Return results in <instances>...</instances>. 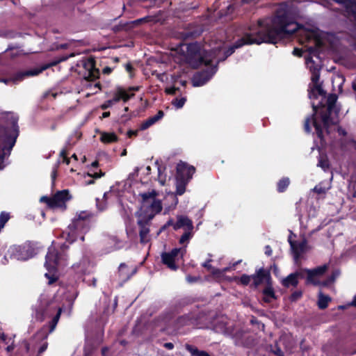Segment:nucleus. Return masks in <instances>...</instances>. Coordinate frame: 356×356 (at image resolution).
Segmentation results:
<instances>
[{
    "instance_id": "42",
    "label": "nucleus",
    "mask_w": 356,
    "mask_h": 356,
    "mask_svg": "<svg viewBox=\"0 0 356 356\" xmlns=\"http://www.w3.org/2000/svg\"><path fill=\"white\" fill-rule=\"evenodd\" d=\"M186 101V98L183 97L181 98H175L172 104L177 108H181L184 106L185 102Z\"/></svg>"
},
{
    "instance_id": "45",
    "label": "nucleus",
    "mask_w": 356,
    "mask_h": 356,
    "mask_svg": "<svg viewBox=\"0 0 356 356\" xmlns=\"http://www.w3.org/2000/svg\"><path fill=\"white\" fill-rule=\"evenodd\" d=\"M163 116H164L163 111H159L158 113H156V115H155L154 116H152L149 118L150 119V120L152 121L153 124H154L156 122H158L159 120L162 119Z\"/></svg>"
},
{
    "instance_id": "38",
    "label": "nucleus",
    "mask_w": 356,
    "mask_h": 356,
    "mask_svg": "<svg viewBox=\"0 0 356 356\" xmlns=\"http://www.w3.org/2000/svg\"><path fill=\"white\" fill-rule=\"evenodd\" d=\"M290 184V179L288 177H283L279 180L277 184V190L279 193L284 192Z\"/></svg>"
},
{
    "instance_id": "50",
    "label": "nucleus",
    "mask_w": 356,
    "mask_h": 356,
    "mask_svg": "<svg viewBox=\"0 0 356 356\" xmlns=\"http://www.w3.org/2000/svg\"><path fill=\"white\" fill-rule=\"evenodd\" d=\"M305 270H306V268L301 269L300 270H297L295 273H293V274L296 277L297 280H298V279H302L305 277V273H307Z\"/></svg>"
},
{
    "instance_id": "30",
    "label": "nucleus",
    "mask_w": 356,
    "mask_h": 356,
    "mask_svg": "<svg viewBox=\"0 0 356 356\" xmlns=\"http://www.w3.org/2000/svg\"><path fill=\"white\" fill-rule=\"evenodd\" d=\"M154 166L156 168L158 171L159 181L162 185H163L165 181V176H163V173L165 170V166L163 164L161 159H156L154 161Z\"/></svg>"
},
{
    "instance_id": "7",
    "label": "nucleus",
    "mask_w": 356,
    "mask_h": 356,
    "mask_svg": "<svg viewBox=\"0 0 356 356\" xmlns=\"http://www.w3.org/2000/svg\"><path fill=\"white\" fill-rule=\"evenodd\" d=\"M56 312V315L53 317L49 325V332H47V326H44L40 330H39L36 336L42 339H47L49 333H51L56 328V325L60 319V314L62 313L61 307H56L53 305L48 303L46 307L42 305L40 306L35 311V318L36 320L42 322L44 319L50 315L53 312Z\"/></svg>"
},
{
    "instance_id": "10",
    "label": "nucleus",
    "mask_w": 356,
    "mask_h": 356,
    "mask_svg": "<svg viewBox=\"0 0 356 356\" xmlns=\"http://www.w3.org/2000/svg\"><path fill=\"white\" fill-rule=\"evenodd\" d=\"M69 245L63 243L59 250L55 247L51 246L48 249L46 255L45 266L48 270H51L57 267H63L66 265L67 260V251Z\"/></svg>"
},
{
    "instance_id": "43",
    "label": "nucleus",
    "mask_w": 356,
    "mask_h": 356,
    "mask_svg": "<svg viewBox=\"0 0 356 356\" xmlns=\"http://www.w3.org/2000/svg\"><path fill=\"white\" fill-rule=\"evenodd\" d=\"M302 296V291L300 290L296 291L291 293L289 297V300L291 302H296L299 299H300Z\"/></svg>"
},
{
    "instance_id": "33",
    "label": "nucleus",
    "mask_w": 356,
    "mask_h": 356,
    "mask_svg": "<svg viewBox=\"0 0 356 356\" xmlns=\"http://www.w3.org/2000/svg\"><path fill=\"white\" fill-rule=\"evenodd\" d=\"M317 166L321 168L325 172H332V168L328 157H319Z\"/></svg>"
},
{
    "instance_id": "47",
    "label": "nucleus",
    "mask_w": 356,
    "mask_h": 356,
    "mask_svg": "<svg viewBox=\"0 0 356 356\" xmlns=\"http://www.w3.org/2000/svg\"><path fill=\"white\" fill-rule=\"evenodd\" d=\"M153 125V123L152 122V121L150 120L149 118H148L147 120H146L145 121H144L140 126V129L139 130L140 131H144V130H146L147 129H148L149 127H150L151 126Z\"/></svg>"
},
{
    "instance_id": "24",
    "label": "nucleus",
    "mask_w": 356,
    "mask_h": 356,
    "mask_svg": "<svg viewBox=\"0 0 356 356\" xmlns=\"http://www.w3.org/2000/svg\"><path fill=\"white\" fill-rule=\"evenodd\" d=\"M289 243L291 245V248L293 251L294 259L297 261L301 254L305 252L307 241L306 239H303L301 242H296L292 241L290 238H289Z\"/></svg>"
},
{
    "instance_id": "14",
    "label": "nucleus",
    "mask_w": 356,
    "mask_h": 356,
    "mask_svg": "<svg viewBox=\"0 0 356 356\" xmlns=\"http://www.w3.org/2000/svg\"><path fill=\"white\" fill-rule=\"evenodd\" d=\"M309 56L305 58V63L312 74V82H316L320 79L321 65L320 61L316 62L313 58L319 60L318 53L313 47L309 49Z\"/></svg>"
},
{
    "instance_id": "8",
    "label": "nucleus",
    "mask_w": 356,
    "mask_h": 356,
    "mask_svg": "<svg viewBox=\"0 0 356 356\" xmlns=\"http://www.w3.org/2000/svg\"><path fill=\"white\" fill-rule=\"evenodd\" d=\"M90 220L86 212H81L74 218L67 229L63 232L62 236L70 243L74 242L80 234L90 229Z\"/></svg>"
},
{
    "instance_id": "34",
    "label": "nucleus",
    "mask_w": 356,
    "mask_h": 356,
    "mask_svg": "<svg viewBox=\"0 0 356 356\" xmlns=\"http://www.w3.org/2000/svg\"><path fill=\"white\" fill-rule=\"evenodd\" d=\"M331 301V298L329 296H325L321 292L319 293L318 300V307L321 309H325L327 307L328 303Z\"/></svg>"
},
{
    "instance_id": "63",
    "label": "nucleus",
    "mask_w": 356,
    "mask_h": 356,
    "mask_svg": "<svg viewBox=\"0 0 356 356\" xmlns=\"http://www.w3.org/2000/svg\"><path fill=\"white\" fill-rule=\"evenodd\" d=\"M104 175V173H102L101 175H99L97 172H95L92 175L88 174L89 176L92 177L93 178H95V179L99 178Z\"/></svg>"
},
{
    "instance_id": "58",
    "label": "nucleus",
    "mask_w": 356,
    "mask_h": 356,
    "mask_svg": "<svg viewBox=\"0 0 356 356\" xmlns=\"http://www.w3.org/2000/svg\"><path fill=\"white\" fill-rule=\"evenodd\" d=\"M67 154H68V152L67 151V147H65L60 149L58 156H67Z\"/></svg>"
},
{
    "instance_id": "25",
    "label": "nucleus",
    "mask_w": 356,
    "mask_h": 356,
    "mask_svg": "<svg viewBox=\"0 0 356 356\" xmlns=\"http://www.w3.org/2000/svg\"><path fill=\"white\" fill-rule=\"evenodd\" d=\"M184 228L186 230H193V224L191 219L186 216H178L177 220L175 224V230Z\"/></svg>"
},
{
    "instance_id": "40",
    "label": "nucleus",
    "mask_w": 356,
    "mask_h": 356,
    "mask_svg": "<svg viewBox=\"0 0 356 356\" xmlns=\"http://www.w3.org/2000/svg\"><path fill=\"white\" fill-rule=\"evenodd\" d=\"M193 236V230H186L185 232L181 235V236L179 238V243L184 244L185 243H188L189 240Z\"/></svg>"
},
{
    "instance_id": "64",
    "label": "nucleus",
    "mask_w": 356,
    "mask_h": 356,
    "mask_svg": "<svg viewBox=\"0 0 356 356\" xmlns=\"http://www.w3.org/2000/svg\"><path fill=\"white\" fill-rule=\"evenodd\" d=\"M211 261V260H208L207 261L204 262L203 264V266L204 268H207L208 269H210L211 268V265L209 264V262Z\"/></svg>"
},
{
    "instance_id": "23",
    "label": "nucleus",
    "mask_w": 356,
    "mask_h": 356,
    "mask_svg": "<svg viewBox=\"0 0 356 356\" xmlns=\"http://www.w3.org/2000/svg\"><path fill=\"white\" fill-rule=\"evenodd\" d=\"M327 269V265L325 264L321 266H318L312 270L306 269L307 272V284H313L314 285H320L322 283L320 282H317L315 280L314 277L321 275L325 273Z\"/></svg>"
},
{
    "instance_id": "20",
    "label": "nucleus",
    "mask_w": 356,
    "mask_h": 356,
    "mask_svg": "<svg viewBox=\"0 0 356 356\" xmlns=\"http://www.w3.org/2000/svg\"><path fill=\"white\" fill-rule=\"evenodd\" d=\"M47 67H42L40 69H31L27 70H19L14 72L11 74V80L13 83H18L19 82L23 81L27 77L34 76L38 75L41 73L44 70H45Z\"/></svg>"
},
{
    "instance_id": "9",
    "label": "nucleus",
    "mask_w": 356,
    "mask_h": 356,
    "mask_svg": "<svg viewBox=\"0 0 356 356\" xmlns=\"http://www.w3.org/2000/svg\"><path fill=\"white\" fill-rule=\"evenodd\" d=\"M140 195L142 197L140 212L136 215L146 217L152 215L154 218L161 211L162 204L160 200L155 198L157 193L154 190L140 193Z\"/></svg>"
},
{
    "instance_id": "27",
    "label": "nucleus",
    "mask_w": 356,
    "mask_h": 356,
    "mask_svg": "<svg viewBox=\"0 0 356 356\" xmlns=\"http://www.w3.org/2000/svg\"><path fill=\"white\" fill-rule=\"evenodd\" d=\"M262 293L264 295L263 300L265 302L269 303L271 302V300H277V297L276 296L274 289L273 286V281L266 284L265 288L262 291Z\"/></svg>"
},
{
    "instance_id": "52",
    "label": "nucleus",
    "mask_w": 356,
    "mask_h": 356,
    "mask_svg": "<svg viewBox=\"0 0 356 356\" xmlns=\"http://www.w3.org/2000/svg\"><path fill=\"white\" fill-rule=\"evenodd\" d=\"M138 130H129L127 131V136L131 138L138 135Z\"/></svg>"
},
{
    "instance_id": "12",
    "label": "nucleus",
    "mask_w": 356,
    "mask_h": 356,
    "mask_svg": "<svg viewBox=\"0 0 356 356\" xmlns=\"http://www.w3.org/2000/svg\"><path fill=\"white\" fill-rule=\"evenodd\" d=\"M184 250L175 248L170 252H163L161 254V262L170 270L176 271L179 268L178 263L182 259Z\"/></svg>"
},
{
    "instance_id": "11",
    "label": "nucleus",
    "mask_w": 356,
    "mask_h": 356,
    "mask_svg": "<svg viewBox=\"0 0 356 356\" xmlns=\"http://www.w3.org/2000/svg\"><path fill=\"white\" fill-rule=\"evenodd\" d=\"M10 259L26 261L35 254V248L31 243L13 245L8 250Z\"/></svg>"
},
{
    "instance_id": "28",
    "label": "nucleus",
    "mask_w": 356,
    "mask_h": 356,
    "mask_svg": "<svg viewBox=\"0 0 356 356\" xmlns=\"http://www.w3.org/2000/svg\"><path fill=\"white\" fill-rule=\"evenodd\" d=\"M282 346H284V339L280 338L279 340L275 341L273 344L269 345L268 349L275 356H285L282 348Z\"/></svg>"
},
{
    "instance_id": "15",
    "label": "nucleus",
    "mask_w": 356,
    "mask_h": 356,
    "mask_svg": "<svg viewBox=\"0 0 356 356\" xmlns=\"http://www.w3.org/2000/svg\"><path fill=\"white\" fill-rule=\"evenodd\" d=\"M345 8L346 16L350 19H353V24L350 29V35L355 40L356 45V0H332Z\"/></svg>"
},
{
    "instance_id": "57",
    "label": "nucleus",
    "mask_w": 356,
    "mask_h": 356,
    "mask_svg": "<svg viewBox=\"0 0 356 356\" xmlns=\"http://www.w3.org/2000/svg\"><path fill=\"white\" fill-rule=\"evenodd\" d=\"M177 90V89L176 88H167L165 91L168 94L175 95L176 93Z\"/></svg>"
},
{
    "instance_id": "6",
    "label": "nucleus",
    "mask_w": 356,
    "mask_h": 356,
    "mask_svg": "<svg viewBox=\"0 0 356 356\" xmlns=\"http://www.w3.org/2000/svg\"><path fill=\"white\" fill-rule=\"evenodd\" d=\"M56 312V315L53 317L49 325V332H47V326H44L40 330H39L36 336L42 339H47L49 333H51L56 328V325L60 319V314L62 313L61 307H56L53 305L48 303L46 307L42 305L40 306L35 311V318L36 320L42 322L44 319L50 315L53 312Z\"/></svg>"
},
{
    "instance_id": "17",
    "label": "nucleus",
    "mask_w": 356,
    "mask_h": 356,
    "mask_svg": "<svg viewBox=\"0 0 356 356\" xmlns=\"http://www.w3.org/2000/svg\"><path fill=\"white\" fill-rule=\"evenodd\" d=\"M138 216V220L137 224L140 227L139 231V236H140V241L141 243H146L149 241V239L147 238V235L149 232V229L147 227L149 222L154 218H152V215L149 216Z\"/></svg>"
},
{
    "instance_id": "21",
    "label": "nucleus",
    "mask_w": 356,
    "mask_h": 356,
    "mask_svg": "<svg viewBox=\"0 0 356 356\" xmlns=\"http://www.w3.org/2000/svg\"><path fill=\"white\" fill-rule=\"evenodd\" d=\"M72 198L68 190H62L56 193L52 197V209H66L65 203Z\"/></svg>"
},
{
    "instance_id": "5",
    "label": "nucleus",
    "mask_w": 356,
    "mask_h": 356,
    "mask_svg": "<svg viewBox=\"0 0 356 356\" xmlns=\"http://www.w3.org/2000/svg\"><path fill=\"white\" fill-rule=\"evenodd\" d=\"M195 172L194 166L188 164L186 162L180 161L176 168L175 175V193L168 195L166 200L170 199L171 204L170 209H175L177 205L179 200L177 195H182L186 192V188L189 181L191 180L193 174Z\"/></svg>"
},
{
    "instance_id": "46",
    "label": "nucleus",
    "mask_w": 356,
    "mask_h": 356,
    "mask_svg": "<svg viewBox=\"0 0 356 356\" xmlns=\"http://www.w3.org/2000/svg\"><path fill=\"white\" fill-rule=\"evenodd\" d=\"M60 161L58 160L54 165V168H53V170H52V172H51V179H52V182L53 184L54 183V181L56 178V176H57V169L59 166V164L60 163Z\"/></svg>"
},
{
    "instance_id": "22",
    "label": "nucleus",
    "mask_w": 356,
    "mask_h": 356,
    "mask_svg": "<svg viewBox=\"0 0 356 356\" xmlns=\"http://www.w3.org/2000/svg\"><path fill=\"white\" fill-rule=\"evenodd\" d=\"M161 14V11H159L158 13L154 15H147L144 17L132 21L131 22H127L126 24H124L123 25H120V26H115L114 28V30L119 31L121 29H125L127 25H128L129 24H133L135 25H138L141 23L156 24L159 22H160L161 19H160L159 16Z\"/></svg>"
},
{
    "instance_id": "16",
    "label": "nucleus",
    "mask_w": 356,
    "mask_h": 356,
    "mask_svg": "<svg viewBox=\"0 0 356 356\" xmlns=\"http://www.w3.org/2000/svg\"><path fill=\"white\" fill-rule=\"evenodd\" d=\"M94 58L90 57L84 58L77 63L79 67H82L84 69L83 76L86 80L94 81L99 76V71L96 68Z\"/></svg>"
},
{
    "instance_id": "41",
    "label": "nucleus",
    "mask_w": 356,
    "mask_h": 356,
    "mask_svg": "<svg viewBox=\"0 0 356 356\" xmlns=\"http://www.w3.org/2000/svg\"><path fill=\"white\" fill-rule=\"evenodd\" d=\"M348 198L350 200H353L356 197V184L350 183L348 187Z\"/></svg>"
},
{
    "instance_id": "55",
    "label": "nucleus",
    "mask_w": 356,
    "mask_h": 356,
    "mask_svg": "<svg viewBox=\"0 0 356 356\" xmlns=\"http://www.w3.org/2000/svg\"><path fill=\"white\" fill-rule=\"evenodd\" d=\"M302 53V50L298 48H295L293 51V54L295 56H301Z\"/></svg>"
},
{
    "instance_id": "54",
    "label": "nucleus",
    "mask_w": 356,
    "mask_h": 356,
    "mask_svg": "<svg viewBox=\"0 0 356 356\" xmlns=\"http://www.w3.org/2000/svg\"><path fill=\"white\" fill-rule=\"evenodd\" d=\"M272 252H273V251H272V249H271L270 246V245H266V246L265 247V254H266L268 257H270V256H271V255H272Z\"/></svg>"
},
{
    "instance_id": "36",
    "label": "nucleus",
    "mask_w": 356,
    "mask_h": 356,
    "mask_svg": "<svg viewBox=\"0 0 356 356\" xmlns=\"http://www.w3.org/2000/svg\"><path fill=\"white\" fill-rule=\"evenodd\" d=\"M89 263L88 259L83 257L79 263L74 264L73 268L77 269L79 272L84 273L87 270Z\"/></svg>"
},
{
    "instance_id": "56",
    "label": "nucleus",
    "mask_w": 356,
    "mask_h": 356,
    "mask_svg": "<svg viewBox=\"0 0 356 356\" xmlns=\"http://www.w3.org/2000/svg\"><path fill=\"white\" fill-rule=\"evenodd\" d=\"M163 346L168 350H172L174 348V344L171 342L165 343Z\"/></svg>"
},
{
    "instance_id": "60",
    "label": "nucleus",
    "mask_w": 356,
    "mask_h": 356,
    "mask_svg": "<svg viewBox=\"0 0 356 356\" xmlns=\"http://www.w3.org/2000/svg\"><path fill=\"white\" fill-rule=\"evenodd\" d=\"M165 224L170 227V226H172L173 227V229H175V222H174L173 219L172 218H170L166 222Z\"/></svg>"
},
{
    "instance_id": "4",
    "label": "nucleus",
    "mask_w": 356,
    "mask_h": 356,
    "mask_svg": "<svg viewBox=\"0 0 356 356\" xmlns=\"http://www.w3.org/2000/svg\"><path fill=\"white\" fill-rule=\"evenodd\" d=\"M18 120L13 113L0 118V156H10L19 136Z\"/></svg>"
},
{
    "instance_id": "2",
    "label": "nucleus",
    "mask_w": 356,
    "mask_h": 356,
    "mask_svg": "<svg viewBox=\"0 0 356 356\" xmlns=\"http://www.w3.org/2000/svg\"><path fill=\"white\" fill-rule=\"evenodd\" d=\"M291 6V3H281L272 20H259L257 24L250 28L249 32L227 49H225L224 43L209 50H201L198 44H189L187 47L189 62L195 67L207 65L213 60H216L217 65L231 56L236 49L245 44H276L296 31H301L302 26L296 22Z\"/></svg>"
},
{
    "instance_id": "53",
    "label": "nucleus",
    "mask_w": 356,
    "mask_h": 356,
    "mask_svg": "<svg viewBox=\"0 0 356 356\" xmlns=\"http://www.w3.org/2000/svg\"><path fill=\"white\" fill-rule=\"evenodd\" d=\"M197 280H198V277H193V276H191V275H188L186 277V280L188 283L195 282Z\"/></svg>"
},
{
    "instance_id": "31",
    "label": "nucleus",
    "mask_w": 356,
    "mask_h": 356,
    "mask_svg": "<svg viewBox=\"0 0 356 356\" xmlns=\"http://www.w3.org/2000/svg\"><path fill=\"white\" fill-rule=\"evenodd\" d=\"M313 86L311 88V90L309 91V98H312V97L316 98V93L319 95H325V92L323 90L321 83H319V81H317L316 82H312Z\"/></svg>"
},
{
    "instance_id": "37",
    "label": "nucleus",
    "mask_w": 356,
    "mask_h": 356,
    "mask_svg": "<svg viewBox=\"0 0 356 356\" xmlns=\"http://www.w3.org/2000/svg\"><path fill=\"white\" fill-rule=\"evenodd\" d=\"M22 35L21 33L16 32L13 30H2L0 31V37L6 39H13Z\"/></svg>"
},
{
    "instance_id": "44",
    "label": "nucleus",
    "mask_w": 356,
    "mask_h": 356,
    "mask_svg": "<svg viewBox=\"0 0 356 356\" xmlns=\"http://www.w3.org/2000/svg\"><path fill=\"white\" fill-rule=\"evenodd\" d=\"M251 280H252V275H248L246 274H243L240 277V282L241 284H243L244 286H247L250 284Z\"/></svg>"
},
{
    "instance_id": "35",
    "label": "nucleus",
    "mask_w": 356,
    "mask_h": 356,
    "mask_svg": "<svg viewBox=\"0 0 356 356\" xmlns=\"http://www.w3.org/2000/svg\"><path fill=\"white\" fill-rule=\"evenodd\" d=\"M100 140L104 143H111L117 141L118 137L114 133L103 132L101 134Z\"/></svg>"
},
{
    "instance_id": "61",
    "label": "nucleus",
    "mask_w": 356,
    "mask_h": 356,
    "mask_svg": "<svg viewBox=\"0 0 356 356\" xmlns=\"http://www.w3.org/2000/svg\"><path fill=\"white\" fill-rule=\"evenodd\" d=\"M0 82L5 83L6 84H8V83H9L10 82H12V80H11V75H10V77H8V78L0 79Z\"/></svg>"
},
{
    "instance_id": "3",
    "label": "nucleus",
    "mask_w": 356,
    "mask_h": 356,
    "mask_svg": "<svg viewBox=\"0 0 356 356\" xmlns=\"http://www.w3.org/2000/svg\"><path fill=\"white\" fill-rule=\"evenodd\" d=\"M337 96L335 95H330L327 98V106L325 113L321 114V118L318 119L316 116V108L313 106L314 113L305 119L304 129L307 133L311 132L310 124H312L315 129L316 138L314 139V145L312 147V152L316 149L319 156H326V146L327 140L325 136L329 134L330 124H334V122L332 119V114L334 112L337 115L339 110L336 107Z\"/></svg>"
},
{
    "instance_id": "48",
    "label": "nucleus",
    "mask_w": 356,
    "mask_h": 356,
    "mask_svg": "<svg viewBox=\"0 0 356 356\" xmlns=\"http://www.w3.org/2000/svg\"><path fill=\"white\" fill-rule=\"evenodd\" d=\"M40 201L41 202L46 203L49 208L52 209V205H53L52 197H49L47 196H42L40 197Z\"/></svg>"
},
{
    "instance_id": "59",
    "label": "nucleus",
    "mask_w": 356,
    "mask_h": 356,
    "mask_svg": "<svg viewBox=\"0 0 356 356\" xmlns=\"http://www.w3.org/2000/svg\"><path fill=\"white\" fill-rule=\"evenodd\" d=\"M97 207H98L99 210V211H103V210H104V209H105V208H106V206H105L104 204H102V203H99V200H98V199H97Z\"/></svg>"
},
{
    "instance_id": "32",
    "label": "nucleus",
    "mask_w": 356,
    "mask_h": 356,
    "mask_svg": "<svg viewBox=\"0 0 356 356\" xmlns=\"http://www.w3.org/2000/svg\"><path fill=\"white\" fill-rule=\"evenodd\" d=\"M185 348L193 356H211L207 351L200 350L197 347L193 345L186 343Z\"/></svg>"
},
{
    "instance_id": "19",
    "label": "nucleus",
    "mask_w": 356,
    "mask_h": 356,
    "mask_svg": "<svg viewBox=\"0 0 356 356\" xmlns=\"http://www.w3.org/2000/svg\"><path fill=\"white\" fill-rule=\"evenodd\" d=\"M252 280H253L252 286L254 288H257L263 283L267 284L272 281L270 270L264 268L257 270L255 273L252 275Z\"/></svg>"
},
{
    "instance_id": "26",
    "label": "nucleus",
    "mask_w": 356,
    "mask_h": 356,
    "mask_svg": "<svg viewBox=\"0 0 356 356\" xmlns=\"http://www.w3.org/2000/svg\"><path fill=\"white\" fill-rule=\"evenodd\" d=\"M196 321L197 318L195 315L189 313L178 317L176 320V324L178 327H183L185 325H194Z\"/></svg>"
},
{
    "instance_id": "18",
    "label": "nucleus",
    "mask_w": 356,
    "mask_h": 356,
    "mask_svg": "<svg viewBox=\"0 0 356 356\" xmlns=\"http://www.w3.org/2000/svg\"><path fill=\"white\" fill-rule=\"evenodd\" d=\"M132 96H134V94L129 95L124 89L118 88L114 92L113 98L106 101L103 104L101 105V108L102 110H106L108 108L111 107L113 105L118 103L120 100H123L124 102L128 101Z\"/></svg>"
},
{
    "instance_id": "29",
    "label": "nucleus",
    "mask_w": 356,
    "mask_h": 356,
    "mask_svg": "<svg viewBox=\"0 0 356 356\" xmlns=\"http://www.w3.org/2000/svg\"><path fill=\"white\" fill-rule=\"evenodd\" d=\"M281 283L284 287L289 288L290 286L296 287L299 282L297 280L296 277L293 273L289 274L287 277L283 278Z\"/></svg>"
},
{
    "instance_id": "39",
    "label": "nucleus",
    "mask_w": 356,
    "mask_h": 356,
    "mask_svg": "<svg viewBox=\"0 0 356 356\" xmlns=\"http://www.w3.org/2000/svg\"><path fill=\"white\" fill-rule=\"evenodd\" d=\"M340 271L339 270H334L332 274L327 277V279L322 282L323 286H327L330 284L334 282L336 280V278L339 275Z\"/></svg>"
},
{
    "instance_id": "49",
    "label": "nucleus",
    "mask_w": 356,
    "mask_h": 356,
    "mask_svg": "<svg viewBox=\"0 0 356 356\" xmlns=\"http://www.w3.org/2000/svg\"><path fill=\"white\" fill-rule=\"evenodd\" d=\"M313 191L317 194H325L326 188L323 187L321 184H318L313 188Z\"/></svg>"
},
{
    "instance_id": "51",
    "label": "nucleus",
    "mask_w": 356,
    "mask_h": 356,
    "mask_svg": "<svg viewBox=\"0 0 356 356\" xmlns=\"http://www.w3.org/2000/svg\"><path fill=\"white\" fill-rule=\"evenodd\" d=\"M48 347V343L45 341L39 348L38 350V354H42L44 353Z\"/></svg>"
},
{
    "instance_id": "62",
    "label": "nucleus",
    "mask_w": 356,
    "mask_h": 356,
    "mask_svg": "<svg viewBox=\"0 0 356 356\" xmlns=\"http://www.w3.org/2000/svg\"><path fill=\"white\" fill-rule=\"evenodd\" d=\"M112 72V69L109 67H106L103 69V73L105 74H108Z\"/></svg>"
},
{
    "instance_id": "1",
    "label": "nucleus",
    "mask_w": 356,
    "mask_h": 356,
    "mask_svg": "<svg viewBox=\"0 0 356 356\" xmlns=\"http://www.w3.org/2000/svg\"><path fill=\"white\" fill-rule=\"evenodd\" d=\"M291 6V3H281L272 20H259L257 24L250 28L249 32L227 49H225L224 43L209 50H201L198 44H189L187 47L189 62L195 67L207 65L213 60H216L217 65L231 56L236 49L245 44H276L296 31H301L302 26L296 22Z\"/></svg>"
},
{
    "instance_id": "13",
    "label": "nucleus",
    "mask_w": 356,
    "mask_h": 356,
    "mask_svg": "<svg viewBox=\"0 0 356 356\" xmlns=\"http://www.w3.org/2000/svg\"><path fill=\"white\" fill-rule=\"evenodd\" d=\"M206 69L196 72L192 78V83L194 87H200L206 84L216 74L218 67L216 65L211 63L205 65Z\"/></svg>"
}]
</instances>
